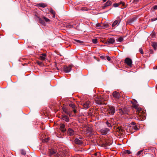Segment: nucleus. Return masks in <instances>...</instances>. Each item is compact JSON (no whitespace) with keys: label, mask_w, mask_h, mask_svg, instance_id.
Returning a JSON list of instances; mask_svg holds the SVG:
<instances>
[{"label":"nucleus","mask_w":157,"mask_h":157,"mask_svg":"<svg viewBox=\"0 0 157 157\" xmlns=\"http://www.w3.org/2000/svg\"><path fill=\"white\" fill-rule=\"evenodd\" d=\"M134 100V102H132V104L133 107L136 110L137 114L141 117H142L143 116L145 117V112H144L142 108L138 106V105L137 104V101L136 100Z\"/></svg>","instance_id":"obj_1"},{"label":"nucleus","mask_w":157,"mask_h":157,"mask_svg":"<svg viewBox=\"0 0 157 157\" xmlns=\"http://www.w3.org/2000/svg\"><path fill=\"white\" fill-rule=\"evenodd\" d=\"M124 128L127 132H130L131 133L135 132L136 130L138 129V128L134 122H132L131 124H129L127 127H124Z\"/></svg>","instance_id":"obj_2"},{"label":"nucleus","mask_w":157,"mask_h":157,"mask_svg":"<svg viewBox=\"0 0 157 157\" xmlns=\"http://www.w3.org/2000/svg\"><path fill=\"white\" fill-rule=\"evenodd\" d=\"M48 155L49 157H59V156L57 151L52 148L49 149Z\"/></svg>","instance_id":"obj_3"},{"label":"nucleus","mask_w":157,"mask_h":157,"mask_svg":"<svg viewBox=\"0 0 157 157\" xmlns=\"http://www.w3.org/2000/svg\"><path fill=\"white\" fill-rule=\"evenodd\" d=\"M123 128V127L120 126H115V129H116V132L118 133L116 134L119 136H121V135L125 133L124 130Z\"/></svg>","instance_id":"obj_4"},{"label":"nucleus","mask_w":157,"mask_h":157,"mask_svg":"<svg viewBox=\"0 0 157 157\" xmlns=\"http://www.w3.org/2000/svg\"><path fill=\"white\" fill-rule=\"evenodd\" d=\"M95 101L96 103L99 105H106L104 101L105 100L102 96H98L95 99Z\"/></svg>","instance_id":"obj_5"},{"label":"nucleus","mask_w":157,"mask_h":157,"mask_svg":"<svg viewBox=\"0 0 157 157\" xmlns=\"http://www.w3.org/2000/svg\"><path fill=\"white\" fill-rule=\"evenodd\" d=\"M81 105L83 106L84 108L86 109L90 107L91 105V103L89 101H86L81 103Z\"/></svg>","instance_id":"obj_6"},{"label":"nucleus","mask_w":157,"mask_h":157,"mask_svg":"<svg viewBox=\"0 0 157 157\" xmlns=\"http://www.w3.org/2000/svg\"><path fill=\"white\" fill-rule=\"evenodd\" d=\"M121 19V18L119 16L117 18L116 20L112 24V27H114L116 25H118L120 23Z\"/></svg>","instance_id":"obj_7"},{"label":"nucleus","mask_w":157,"mask_h":157,"mask_svg":"<svg viewBox=\"0 0 157 157\" xmlns=\"http://www.w3.org/2000/svg\"><path fill=\"white\" fill-rule=\"evenodd\" d=\"M128 109L126 108L119 109V113L121 114H128Z\"/></svg>","instance_id":"obj_8"},{"label":"nucleus","mask_w":157,"mask_h":157,"mask_svg":"<svg viewBox=\"0 0 157 157\" xmlns=\"http://www.w3.org/2000/svg\"><path fill=\"white\" fill-rule=\"evenodd\" d=\"M72 66L69 65L68 66H65L63 68V70L66 73L70 72L71 70Z\"/></svg>","instance_id":"obj_9"},{"label":"nucleus","mask_w":157,"mask_h":157,"mask_svg":"<svg viewBox=\"0 0 157 157\" xmlns=\"http://www.w3.org/2000/svg\"><path fill=\"white\" fill-rule=\"evenodd\" d=\"M108 111L110 115H113L115 112V109L113 107L110 106L109 107Z\"/></svg>","instance_id":"obj_10"},{"label":"nucleus","mask_w":157,"mask_h":157,"mask_svg":"<svg viewBox=\"0 0 157 157\" xmlns=\"http://www.w3.org/2000/svg\"><path fill=\"white\" fill-rule=\"evenodd\" d=\"M101 134L102 135H105L109 132V129L107 128H104L100 131Z\"/></svg>","instance_id":"obj_11"},{"label":"nucleus","mask_w":157,"mask_h":157,"mask_svg":"<svg viewBox=\"0 0 157 157\" xmlns=\"http://www.w3.org/2000/svg\"><path fill=\"white\" fill-rule=\"evenodd\" d=\"M125 62L129 67H131L132 65V60L128 58H127L125 60Z\"/></svg>","instance_id":"obj_12"},{"label":"nucleus","mask_w":157,"mask_h":157,"mask_svg":"<svg viewBox=\"0 0 157 157\" xmlns=\"http://www.w3.org/2000/svg\"><path fill=\"white\" fill-rule=\"evenodd\" d=\"M67 134L69 136H72L75 135V132L72 129L69 128L67 131Z\"/></svg>","instance_id":"obj_13"},{"label":"nucleus","mask_w":157,"mask_h":157,"mask_svg":"<svg viewBox=\"0 0 157 157\" xmlns=\"http://www.w3.org/2000/svg\"><path fill=\"white\" fill-rule=\"evenodd\" d=\"M65 126L63 124H61L59 125V129L63 132H64L66 130Z\"/></svg>","instance_id":"obj_14"},{"label":"nucleus","mask_w":157,"mask_h":157,"mask_svg":"<svg viewBox=\"0 0 157 157\" xmlns=\"http://www.w3.org/2000/svg\"><path fill=\"white\" fill-rule=\"evenodd\" d=\"M47 55L46 53H42L40 54L39 59L40 60L44 61L46 59Z\"/></svg>","instance_id":"obj_15"},{"label":"nucleus","mask_w":157,"mask_h":157,"mask_svg":"<svg viewBox=\"0 0 157 157\" xmlns=\"http://www.w3.org/2000/svg\"><path fill=\"white\" fill-rule=\"evenodd\" d=\"M82 138H75V142L76 144H78V145H81L82 143V141L81 140L82 139Z\"/></svg>","instance_id":"obj_16"},{"label":"nucleus","mask_w":157,"mask_h":157,"mask_svg":"<svg viewBox=\"0 0 157 157\" xmlns=\"http://www.w3.org/2000/svg\"><path fill=\"white\" fill-rule=\"evenodd\" d=\"M113 97L117 99H119L120 96L119 93L116 91L113 92Z\"/></svg>","instance_id":"obj_17"},{"label":"nucleus","mask_w":157,"mask_h":157,"mask_svg":"<svg viewBox=\"0 0 157 157\" xmlns=\"http://www.w3.org/2000/svg\"><path fill=\"white\" fill-rule=\"evenodd\" d=\"M112 2L111 1H110V0L108 1L107 2L104 4V6L102 7V9H104L106 7L110 6V5H111L112 4Z\"/></svg>","instance_id":"obj_18"},{"label":"nucleus","mask_w":157,"mask_h":157,"mask_svg":"<svg viewBox=\"0 0 157 157\" xmlns=\"http://www.w3.org/2000/svg\"><path fill=\"white\" fill-rule=\"evenodd\" d=\"M115 40L113 38L109 39L107 40V42L108 44H113L115 42Z\"/></svg>","instance_id":"obj_19"},{"label":"nucleus","mask_w":157,"mask_h":157,"mask_svg":"<svg viewBox=\"0 0 157 157\" xmlns=\"http://www.w3.org/2000/svg\"><path fill=\"white\" fill-rule=\"evenodd\" d=\"M62 109L63 110V111L65 112L66 114L67 115H69L70 116L71 115V113L70 111L68 110L66 108L64 107H63L62 108Z\"/></svg>","instance_id":"obj_20"},{"label":"nucleus","mask_w":157,"mask_h":157,"mask_svg":"<svg viewBox=\"0 0 157 157\" xmlns=\"http://www.w3.org/2000/svg\"><path fill=\"white\" fill-rule=\"evenodd\" d=\"M47 6V5L46 4L41 3L37 4V6L40 7L42 8H44L46 7Z\"/></svg>","instance_id":"obj_21"},{"label":"nucleus","mask_w":157,"mask_h":157,"mask_svg":"<svg viewBox=\"0 0 157 157\" xmlns=\"http://www.w3.org/2000/svg\"><path fill=\"white\" fill-rule=\"evenodd\" d=\"M49 138H42L41 139V140L43 143H47L49 141Z\"/></svg>","instance_id":"obj_22"},{"label":"nucleus","mask_w":157,"mask_h":157,"mask_svg":"<svg viewBox=\"0 0 157 157\" xmlns=\"http://www.w3.org/2000/svg\"><path fill=\"white\" fill-rule=\"evenodd\" d=\"M144 150H141L138 151L137 154H136V155L138 157H140L141 154H143V152Z\"/></svg>","instance_id":"obj_23"},{"label":"nucleus","mask_w":157,"mask_h":157,"mask_svg":"<svg viewBox=\"0 0 157 157\" xmlns=\"http://www.w3.org/2000/svg\"><path fill=\"white\" fill-rule=\"evenodd\" d=\"M151 45L153 47L154 50H156L157 49V44L155 42H153L152 43Z\"/></svg>","instance_id":"obj_24"},{"label":"nucleus","mask_w":157,"mask_h":157,"mask_svg":"<svg viewBox=\"0 0 157 157\" xmlns=\"http://www.w3.org/2000/svg\"><path fill=\"white\" fill-rule=\"evenodd\" d=\"M103 23H98L96 24V28H98L99 27L102 28V27H103Z\"/></svg>","instance_id":"obj_25"},{"label":"nucleus","mask_w":157,"mask_h":157,"mask_svg":"<svg viewBox=\"0 0 157 157\" xmlns=\"http://www.w3.org/2000/svg\"><path fill=\"white\" fill-rule=\"evenodd\" d=\"M63 119L67 122H68L69 121V118L67 116H65L63 117Z\"/></svg>","instance_id":"obj_26"},{"label":"nucleus","mask_w":157,"mask_h":157,"mask_svg":"<svg viewBox=\"0 0 157 157\" xmlns=\"http://www.w3.org/2000/svg\"><path fill=\"white\" fill-rule=\"evenodd\" d=\"M123 40V38L122 37H120L117 39V41L119 42H122Z\"/></svg>","instance_id":"obj_27"},{"label":"nucleus","mask_w":157,"mask_h":157,"mask_svg":"<svg viewBox=\"0 0 157 157\" xmlns=\"http://www.w3.org/2000/svg\"><path fill=\"white\" fill-rule=\"evenodd\" d=\"M106 124L109 127H112V125L109 122V121H107L106 122Z\"/></svg>","instance_id":"obj_28"},{"label":"nucleus","mask_w":157,"mask_h":157,"mask_svg":"<svg viewBox=\"0 0 157 157\" xmlns=\"http://www.w3.org/2000/svg\"><path fill=\"white\" fill-rule=\"evenodd\" d=\"M69 106L73 109H75V105L73 103L70 104H69Z\"/></svg>","instance_id":"obj_29"},{"label":"nucleus","mask_w":157,"mask_h":157,"mask_svg":"<svg viewBox=\"0 0 157 157\" xmlns=\"http://www.w3.org/2000/svg\"><path fill=\"white\" fill-rule=\"evenodd\" d=\"M118 4H119V5H122V6H125V3L124 2H123L122 1H121L120 2L118 3Z\"/></svg>","instance_id":"obj_30"},{"label":"nucleus","mask_w":157,"mask_h":157,"mask_svg":"<svg viewBox=\"0 0 157 157\" xmlns=\"http://www.w3.org/2000/svg\"><path fill=\"white\" fill-rule=\"evenodd\" d=\"M50 12L53 15H55V11L53 10L52 9H50Z\"/></svg>","instance_id":"obj_31"},{"label":"nucleus","mask_w":157,"mask_h":157,"mask_svg":"<svg viewBox=\"0 0 157 157\" xmlns=\"http://www.w3.org/2000/svg\"><path fill=\"white\" fill-rule=\"evenodd\" d=\"M92 42L94 44H96L98 42V40L97 39H94L92 40Z\"/></svg>","instance_id":"obj_32"},{"label":"nucleus","mask_w":157,"mask_h":157,"mask_svg":"<svg viewBox=\"0 0 157 157\" xmlns=\"http://www.w3.org/2000/svg\"><path fill=\"white\" fill-rule=\"evenodd\" d=\"M21 153L22 155H25L26 153V152L23 150H22L21 151Z\"/></svg>","instance_id":"obj_33"},{"label":"nucleus","mask_w":157,"mask_h":157,"mask_svg":"<svg viewBox=\"0 0 157 157\" xmlns=\"http://www.w3.org/2000/svg\"><path fill=\"white\" fill-rule=\"evenodd\" d=\"M112 144V143L111 142H109V141H107L105 143V144L107 145H111Z\"/></svg>","instance_id":"obj_34"},{"label":"nucleus","mask_w":157,"mask_h":157,"mask_svg":"<svg viewBox=\"0 0 157 157\" xmlns=\"http://www.w3.org/2000/svg\"><path fill=\"white\" fill-rule=\"evenodd\" d=\"M43 18L46 22H48L49 21V19L46 17H44Z\"/></svg>","instance_id":"obj_35"},{"label":"nucleus","mask_w":157,"mask_h":157,"mask_svg":"<svg viewBox=\"0 0 157 157\" xmlns=\"http://www.w3.org/2000/svg\"><path fill=\"white\" fill-rule=\"evenodd\" d=\"M103 27H102L103 29H105L108 27V25L107 24H103Z\"/></svg>","instance_id":"obj_36"},{"label":"nucleus","mask_w":157,"mask_h":157,"mask_svg":"<svg viewBox=\"0 0 157 157\" xmlns=\"http://www.w3.org/2000/svg\"><path fill=\"white\" fill-rule=\"evenodd\" d=\"M124 153L128 154H129L131 153V152L129 150H126L125 151Z\"/></svg>","instance_id":"obj_37"},{"label":"nucleus","mask_w":157,"mask_h":157,"mask_svg":"<svg viewBox=\"0 0 157 157\" xmlns=\"http://www.w3.org/2000/svg\"><path fill=\"white\" fill-rule=\"evenodd\" d=\"M119 4H118V3H115V4H113V6L114 7H117L118 6H119Z\"/></svg>","instance_id":"obj_38"},{"label":"nucleus","mask_w":157,"mask_h":157,"mask_svg":"<svg viewBox=\"0 0 157 157\" xmlns=\"http://www.w3.org/2000/svg\"><path fill=\"white\" fill-rule=\"evenodd\" d=\"M157 20V17L155 18H152V19H151V21H155Z\"/></svg>","instance_id":"obj_39"},{"label":"nucleus","mask_w":157,"mask_h":157,"mask_svg":"<svg viewBox=\"0 0 157 157\" xmlns=\"http://www.w3.org/2000/svg\"><path fill=\"white\" fill-rule=\"evenodd\" d=\"M139 52L142 54H143V50L142 48H140L139 50Z\"/></svg>","instance_id":"obj_40"},{"label":"nucleus","mask_w":157,"mask_h":157,"mask_svg":"<svg viewBox=\"0 0 157 157\" xmlns=\"http://www.w3.org/2000/svg\"><path fill=\"white\" fill-rule=\"evenodd\" d=\"M106 58H107V60L108 61H110L111 60V59L108 56H106Z\"/></svg>","instance_id":"obj_41"},{"label":"nucleus","mask_w":157,"mask_h":157,"mask_svg":"<svg viewBox=\"0 0 157 157\" xmlns=\"http://www.w3.org/2000/svg\"><path fill=\"white\" fill-rule=\"evenodd\" d=\"M75 41L77 43H80V44H82L83 42V41H80V40H76Z\"/></svg>","instance_id":"obj_42"},{"label":"nucleus","mask_w":157,"mask_h":157,"mask_svg":"<svg viewBox=\"0 0 157 157\" xmlns=\"http://www.w3.org/2000/svg\"><path fill=\"white\" fill-rule=\"evenodd\" d=\"M100 155V153L99 152H98L95 154V155L99 156V155Z\"/></svg>","instance_id":"obj_43"},{"label":"nucleus","mask_w":157,"mask_h":157,"mask_svg":"<svg viewBox=\"0 0 157 157\" xmlns=\"http://www.w3.org/2000/svg\"><path fill=\"white\" fill-rule=\"evenodd\" d=\"M139 0H134L133 2L135 3H137L139 1Z\"/></svg>","instance_id":"obj_44"},{"label":"nucleus","mask_w":157,"mask_h":157,"mask_svg":"<svg viewBox=\"0 0 157 157\" xmlns=\"http://www.w3.org/2000/svg\"><path fill=\"white\" fill-rule=\"evenodd\" d=\"M39 21H40V22L42 23V24H43L44 23V22L42 20L40 19V18L39 19Z\"/></svg>","instance_id":"obj_45"},{"label":"nucleus","mask_w":157,"mask_h":157,"mask_svg":"<svg viewBox=\"0 0 157 157\" xmlns=\"http://www.w3.org/2000/svg\"><path fill=\"white\" fill-rule=\"evenodd\" d=\"M37 63L39 65H42L43 64L42 63L40 62H38Z\"/></svg>","instance_id":"obj_46"},{"label":"nucleus","mask_w":157,"mask_h":157,"mask_svg":"<svg viewBox=\"0 0 157 157\" xmlns=\"http://www.w3.org/2000/svg\"><path fill=\"white\" fill-rule=\"evenodd\" d=\"M154 10H156L157 9V5H155L154 6Z\"/></svg>","instance_id":"obj_47"},{"label":"nucleus","mask_w":157,"mask_h":157,"mask_svg":"<svg viewBox=\"0 0 157 157\" xmlns=\"http://www.w3.org/2000/svg\"><path fill=\"white\" fill-rule=\"evenodd\" d=\"M68 27L69 28H71L72 27V26L71 25H68Z\"/></svg>","instance_id":"obj_48"},{"label":"nucleus","mask_w":157,"mask_h":157,"mask_svg":"<svg viewBox=\"0 0 157 157\" xmlns=\"http://www.w3.org/2000/svg\"><path fill=\"white\" fill-rule=\"evenodd\" d=\"M73 112H74V113H75L77 112V111H76V109H74L73 110Z\"/></svg>","instance_id":"obj_49"},{"label":"nucleus","mask_w":157,"mask_h":157,"mask_svg":"<svg viewBox=\"0 0 157 157\" xmlns=\"http://www.w3.org/2000/svg\"><path fill=\"white\" fill-rule=\"evenodd\" d=\"M103 1L104 2H105L107 1V0H103Z\"/></svg>","instance_id":"obj_50"}]
</instances>
